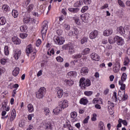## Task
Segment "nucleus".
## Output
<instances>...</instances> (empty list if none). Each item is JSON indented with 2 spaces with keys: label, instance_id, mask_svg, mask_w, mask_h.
<instances>
[{
  "label": "nucleus",
  "instance_id": "obj_29",
  "mask_svg": "<svg viewBox=\"0 0 130 130\" xmlns=\"http://www.w3.org/2000/svg\"><path fill=\"white\" fill-rule=\"evenodd\" d=\"M27 108L29 112H33L34 111V108L32 104H29L27 105Z\"/></svg>",
  "mask_w": 130,
  "mask_h": 130
},
{
  "label": "nucleus",
  "instance_id": "obj_24",
  "mask_svg": "<svg viewBox=\"0 0 130 130\" xmlns=\"http://www.w3.org/2000/svg\"><path fill=\"white\" fill-rule=\"evenodd\" d=\"M7 23V20L5 17H1L0 18V25H5Z\"/></svg>",
  "mask_w": 130,
  "mask_h": 130
},
{
  "label": "nucleus",
  "instance_id": "obj_42",
  "mask_svg": "<svg viewBox=\"0 0 130 130\" xmlns=\"http://www.w3.org/2000/svg\"><path fill=\"white\" fill-rule=\"evenodd\" d=\"M88 41V39L86 37L83 38L81 40V44H84V43H85V42H87Z\"/></svg>",
  "mask_w": 130,
  "mask_h": 130
},
{
  "label": "nucleus",
  "instance_id": "obj_50",
  "mask_svg": "<svg viewBox=\"0 0 130 130\" xmlns=\"http://www.w3.org/2000/svg\"><path fill=\"white\" fill-rule=\"evenodd\" d=\"M118 3L119 6H120V7H122V8H124V3H123V2L121 1V0H118Z\"/></svg>",
  "mask_w": 130,
  "mask_h": 130
},
{
  "label": "nucleus",
  "instance_id": "obj_28",
  "mask_svg": "<svg viewBox=\"0 0 130 130\" xmlns=\"http://www.w3.org/2000/svg\"><path fill=\"white\" fill-rule=\"evenodd\" d=\"M119 85H120V89L122 91H124L125 90V84H123V82L119 81Z\"/></svg>",
  "mask_w": 130,
  "mask_h": 130
},
{
  "label": "nucleus",
  "instance_id": "obj_17",
  "mask_svg": "<svg viewBox=\"0 0 130 130\" xmlns=\"http://www.w3.org/2000/svg\"><path fill=\"white\" fill-rule=\"evenodd\" d=\"M20 72V68L16 67L14 69L12 72V74L14 77H17L19 75V72Z\"/></svg>",
  "mask_w": 130,
  "mask_h": 130
},
{
  "label": "nucleus",
  "instance_id": "obj_63",
  "mask_svg": "<svg viewBox=\"0 0 130 130\" xmlns=\"http://www.w3.org/2000/svg\"><path fill=\"white\" fill-rule=\"evenodd\" d=\"M75 58H81V57H82V54H78L75 55Z\"/></svg>",
  "mask_w": 130,
  "mask_h": 130
},
{
  "label": "nucleus",
  "instance_id": "obj_37",
  "mask_svg": "<svg viewBox=\"0 0 130 130\" xmlns=\"http://www.w3.org/2000/svg\"><path fill=\"white\" fill-rule=\"evenodd\" d=\"M126 80V74L123 73L121 76V80L120 82H124Z\"/></svg>",
  "mask_w": 130,
  "mask_h": 130
},
{
  "label": "nucleus",
  "instance_id": "obj_53",
  "mask_svg": "<svg viewBox=\"0 0 130 130\" xmlns=\"http://www.w3.org/2000/svg\"><path fill=\"white\" fill-rule=\"evenodd\" d=\"M56 60L57 61H59L60 62H62L63 61V58H62L60 56H58L56 57Z\"/></svg>",
  "mask_w": 130,
  "mask_h": 130
},
{
  "label": "nucleus",
  "instance_id": "obj_23",
  "mask_svg": "<svg viewBox=\"0 0 130 130\" xmlns=\"http://www.w3.org/2000/svg\"><path fill=\"white\" fill-rule=\"evenodd\" d=\"M83 5V1L82 0L76 2L74 4V7L75 8H78L79 7H81Z\"/></svg>",
  "mask_w": 130,
  "mask_h": 130
},
{
  "label": "nucleus",
  "instance_id": "obj_6",
  "mask_svg": "<svg viewBox=\"0 0 130 130\" xmlns=\"http://www.w3.org/2000/svg\"><path fill=\"white\" fill-rule=\"evenodd\" d=\"M54 41L56 44H58V45H61L64 43V40L61 37H54Z\"/></svg>",
  "mask_w": 130,
  "mask_h": 130
},
{
  "label": "nucleus",
  "instance_id": "obj_57",
  "mask_svg": "<svg viewBox=\"0 0 130 130\" xmlns=\"http://www.w3.org/2000/svg\"><path fill=\"white\" fill-rule=\"evenodd\" d=\"M120 120L121 121V123L124 124V125H127V122H126V120H122L121 119H120Z\"/></svg>",
  "mask_w": 130,
  "mask_h": 130
},
{
  "label": "nucleus",
  "instance_id": "obj_39",
  "mask_svg": "<svg viewBox=\"0 0 130 130\" xmlns=\"http://www.w3.org/2000/svg\"><path fill=\"white\" fill-rule=\"evenodd\" d=\"M77 112H73L71 113V118H73L74 119H75V118H76V117H77Z\"/></svg>",
  "mask_w": 130,
  "mask_h": 130
},
{
  "label": "nucleus",
  "instance_id": "obj_18",
  "mask_svg": "<svg viewBox=\"0 0 130 130\" xmlns=\"http://www.w3.org/2000/svg\"><path fill=\"white\" fill-rule=\"evenodd\" d=\"M91 51V49L89 48H86L84 49L82 52L83 55H86V54H89Z\"/></svg>",
  "mask_w": 130,
  "mask_h": 130
},
{
  "label": "nucleus",
  "instance_id": "obj_64",
  "mask_svg": "<svg viewBox=\"0 0 130 130\" xmlns=\"http://www.w3.org/2000/svg\"><path fill=\"white\" fill-rule=\"evenodd\" d=\"M78 11H80V9L78 8H73V13H78Z\"/></svg>",
  "mask_w": 130,
  "mask_h": 130
},
{
  "label": "nucleus",
  "instance_id": "obj_59",
  "mask_svg": "<svg viewBox=\"0 0 130 130\" xmlns=\"http://www.w3.org/2000/svg\"><path fill=\"white\" fill-rule=\"evenodd\" d=\"M108 8V4H106L103 6L101 7V10H104V9H107Z\"/></svg>",
  "mask_w": 130,
  "mask_h": 130
},
{
  "label": "nucleus",
  "instance_id": "obj_26",
  "mask_svg": "<svg viewBox=\"0 0 130 130\" xmlns=\"http://www.w3.org/2000/svg\"><path fill=\"white\" fill-rule=\"evenodd\" d=\"M78 29L77 28H74L73 29V31H71L69 34V35H70L71 36H72V35L74 36H76V35H78Z\"/></svg>",
  "mask_w": 130,
  "mask_h": 130
},
{
  "label": "nucleus",
  "instance_id": "obj_16",
  "mask_svg": "<svg viewBox=\"0 0 130 130\" xmlns=\"http://www.w3.org/2000/svg\"><path fill=\"white\" fill-rule=\"evenodd\" d=\"M26 51L27 53V55L29 56V53L33 52V50L32 48V46L31 45H29L26 49Z\"/></svg>",
  "mask_w": 130,
  "mask_h": 130
},
{
  "label": "nucleus",
  "instance_id": "obj_43",
  "mask_svg": "<svg viewBox=\"0 0 130 130\" xmlns=\"http://www.w3.org/2000/svg\"><path fill=\"white\" fill-rule=\"evenodd\" d=\"M128 97V96H127V94H125V93H124L120 100H123V101H125V100L127 99Z\"/></svg>",
  "mask_w": 130,
  "mask_h": 130
},
{
  "label": "nucleus",
  "instance_id": "obj_36",
  "mask_svg": "<svg viewBox=\"0 0 130 130\" xmlns=\"http://www.w3.org/2000/svg\"><path fill=\"white\" fill-rule=\"evenodd\" d=\"M70 47H71V45L68 44H66V45H63L62 46V48L63 50H67V49H69L70 48Z\"/></svg>",
  "mask_w": 130,
  "mask_h": 130
},
{
  "label": "nucleus",
  "instance_id": "obj_55",
  "mask_svg": "<svg viewBox=\"0 0 130 130\" xmlns=\"http://www.w3.org/2000/svg\"><path fill=\"white\" fill-rule=\"evenodd\" d=\"M85 5H90L91 4V0H83Z\"/></svg>",
  "mask_w": 130,
  "mask_h": 130
},
{
  "label": "nucleus",
  "instance_id": "obj_25",
  "mask_svg": "<svg viewBox=\"0 0 130 130\" xmlns=\"http://www.w3.org/2000/svg\"><path fill=\"white\" fill-rule=\"evenodd\" d=\"M12 14L14 18H18L19 12H18V10L14 9L12 11Z\"/></svg>",
  "mask_w": 130,
  "mask_h": 130
},
{
  "label": "nucleus",
  "instance_id": "obj_40",
  "mask_svg": "<svg viewBox=\"0 0 130 130\" xmlns=\"http://www.w3.org/2000/svg\"><path fill=\"white\" fill-rule=\"evenodd\" d=\"M69 52L70 53V54H73V53H74L75 52V50L74 49V47H70L69 48Z\"/></svg>",
  "mask_w": 130,
  "mask_h": 130
},
{
  "label": "nucleus",
  "instance_id": "obj_5",
  "mask_svg": "<svg viewBox=\"0 0 130 130\" xmlns=\"http://www.w3.org/2000/svg\"><path fill=\"white\" fill-rule=\"evenodd\" d=\"M48 28V26L47 25V23H44L43 25L41 33H42V36L43 40H44V37H45L46 35V32H47Z\"/></svg>",
  "mask_w": 130,
  "mask_h": 130
},
{
  "label": "nucleus",
  "instance_id": "obj_58",
  "mask_svg": "<svg viewBox=\"0 0 130 130\" xmlns=\"http://www.w3.org/2000/svg\"><path fill=\"white\" fill-rule=\"evenodd\" d=\"M41 44V40L38 39L36 42V46L38 47Z\"/></svg>",
  "mask_w": 130,
  "mask_h": 130
},
{
  "label": "nucleus",
  "instance_id": "obj_51",
  "mask_svg": "<svg viewBox=\"0 0 130 130\" xmlns=\"http://www.w3.org/2000/svg\"><path fill=\"white\" fill-rule=\"evenodd\" d=\"M88 10V6H84L81 9V12L85 13Z\"/></svg>",
  "mask_w": 130,
  "mask_h": 130
},
{
  "label": "nucleus",
  "instance_id": "obj_20",
  "mask_svg": "<svg viewBox=\"0 0 130 130\" xmlns=\"http://www.w3.org/2000/svg\"><path fill=\"white\" fill-rule=\"evenodd\" d=\"M63 95V90L61 89H59L57 92V96L58 98H61Z\"/></svg>",
  "mask_w": 130,
  "mask_h": 130
},
{
  "label": "nucleus",
  "instance_id": "obj_34",
  "mask_svg": "<svg viewBox=\"0 0 130 130\" xmlns=\"http://www.w3.org/2000/svg\"><path fill=\"white\" fill-rule=\"evenodd\" d=\"M65 82L67 85H69V86H72V85H74V81L73 80H69L67 79L65 80Z\"/></svg>",
  "mask_w": 130,
  "mask_h": 130
},
{
  "label": "nucleus",
  "instance_id": "obj_31",
  "mask_svg": "<svg viewBox=\"0 0 130 130\" xmlns=\"http://www.w3.org/2000/svg\"><path fill=\"white\" fill-rule=\"evenodd\" d=\"M5 54L6 55H9L10 54V51H9V47L8 46H5L4 48Z\"/></svg>",
  "mask_w": 130,
  "mask_h": 130
},
{
  "label": "nucleus",
  "instance_id": "obj_61",
  "mask_svg": "<svg viewBox=\"0 0 130 130\" xmlns=\"http://www.w3.org/2000/svg\"><path fill=\"white\" fill-rule=\"evenodd\" d=\"M32 117H33V114H29L27 116L28 120H32Z\"/></svg>",
  "mask_w": 130,
  "mask_h": 130
},
{
  "label": "nucleus",
  "instance_id": "obj_22",
  "mask_svg": "<svg viewBox=\"0 0 130 130\" xmlns=\"http://www.w3.org/2000/svg\"><path fill=\"white\" fill-rule=\"evenodd\" d=\"M64 127H67L69 130H73V127L70 124V122H66L65 124H63Z\"/></svg>",
  "mask_w": 130,
  "mask_h": 130
},
{
  "label": "nucleus",
  "instance_id": "obj_62",
  "mask_svg": "<svg viewBox=\"0 0 130 130\" xmlns=\"http://www.w3.org/2000/svg\"><path fill=\"white\" fill-rule=\"evenodd\" d=\"M2 108L3 109L6 108H7V103H6L5 102L4 103H3Z\"/></svg>",
  "mask_w": 130,
  "mask_h": 130
},
{
  "label": "nucleus",
  "instance_id": "obj_1",
  "mask_svg": "<svg viewBox=\"0 0 130 130\" xmlns=\"http://www.w3.org/2000/svg\"><path fill=\"white\" fill-rule=\"evenodd\" d=\"M68 106H69V105H68V103L66 101H61L59 102L58 107L53 110V113H54L55 115H57L62 109L67 108Z\"/></svg>",
  "mask_w": 130,
  "mask_h": 130
},
{
  "label": "nucleus",
  "instance_id": "obj_47",
  "mask_svg": "<svg viewBox=\"0 0 130 130\" xmlns=\"http://www.w3.org/2000/svg\"><path fill=\"white\" fill-rule=\"evenodd\" d=\"M81 19L83 22H86V15L85 14H82L80 16Z\"/></svg>",
  "mask_w": 130,
  "mask_h": 130
},
{
  "label": "nucleus",
  "instance_id": "obj_8",
  "mask_svg": "<svg viewBox=\"0 0 130 130\" xmlns=\"http://www.w3.org/2000/svg\"><path fill=\"white\" fill-rule=\"evenodd\" d=\"M98 30H93L89 34V38L90 39H95L98 36Z\"/></svg>",
  "mask_w": 130,
  "mask_h": 130
},
{
  "label": "nucleus",
  "instance_id": "obj_27",
  "mask_svg": "<svg viewBox=\"0 0 130 130\" xmlns=\"http://www.w3.org/2000/svg\"><path fill=\"white\" fill-rule=\"evenodd\" d=\"M124 94H125V91L121 92V91L119 90L118 92V98L119 100H120L121 98H122V97L123 96V95H124Z\"/></svg>",
  "mask_w": 130,
  "mask_h": 130
},
{
  "label": "nucleus",
  "instance_id": "obj_10",
  "mask_svg": "<svg viewBox=\"0 0 130 130\" xmlns=\"http://www.w3.org/2000/svg\"><path fill=\"white\" fill-rule=\"evenodd\" d=\"M80 73L82 76H86L89 73V69L87 67H83L81 69Z\"/></svg>",
  "mask_w": 130,
  "mask_h": 130
},
{
  "label": "nucleus",
  "instance_id": "obj_52",
  "mask_svg": "<svg viewBox=\"0 0 130 130\" xmlns=\"http://www.w3.org/2000/svg\"><path fill=\"white\" fill-rule=\"evenodd\" d=\"M27 35L26 34H23L21 33L20 34V38H22V39H24V38H26L27 37Z\"/></svg>",
  "mask_w": 130,
  "mask_h": 130
},
{
  "label": "nucleus",
  "instance_id": "obj_15",
  "mask_svg": "<svg viewBox=\"0 0 130 130\" xmlns=\"http://www.w3.org/2000/svg\"><path fill=\"white\" fill-rule=\"evenodd\" d=\"M16 111L15 109H13L12 110V113H11V116L10 117V120L11 122L13 121L14 119L16 118Z\"/></svg>",
  "mask_w": 130,
  "mask_h": 130
},
{
  "label": "nucleus",
  "instance_id": "obj_32",
  "mask_svg": "<svg viewBox=\"0 0 130 130\" xmlns=\"http://www.w3.org/2000/svg\"><path fill=\"white\" fill-rule=\"evenodd\" d=\"M80 104H83V105H86L88 103V101L87 99H81L80 101Z\"/></svg>",
  "mask_w": 130,
  "mask_h": 130
},
{
  "label": "nucleus",
  "instance_id": "obj_45",
  "mask_svg": "<svg viewBox=\"0 0 130 130\" xmlns=\"http://www.w3.org/2000/svg\"><path fill=\"white\" fill-rule=\"evenodd\" d=\"M44 112H45V115H49V113H50V111L49 110V109H48V108L44 109Z\"/></svg>",
  "mask_w": 130,
  "mask_h": 130
},
{
  "label": "nucleus",
  "instance_id": "obj_3",
  "mask_svg": "<svg viewBox=\"0 0 130 130\" xmlns=\"http://www.w3.org/2000/svg\"><path fill=\"white\" fill-rule=\"evenodd\" d=\"M45 93H46V89L45 87H41L36 93L37 98L38 99H41L42 98H43Z\"/></svg>",
  "mask_w": 130,
  "mask_h": 130
},
{
  "label": "nucleus",
  "instance_id": "obj_38",
  "mask_svg": "<svg viewBox=\"0 0 130 130\" xmlns=\"http://www.w3.org/2000/svg\"><path fill=\"white\" fill-rule=\"evenodd\" d=\"M33 7H34L33 4H30L28 6V7L27 8V10L28 13H29V12H31V11L33 10Z\"/></svg>",
  "mask_w": 130,
  "mask_h": 130
},
{
  "label": "nucleus",
  "instance_id": "obj_49",
  "mask_svg": "<svg viewBox=\"0 0 130 130\" xmlns=\"http://www.w3.org/2000/svg\"><path fill=\"white\" fill-rule=\"evenodd\" d=\"M113 71L115 73H118L119 71V66H115L113 68Z\"/></svg>",
  "mask_w": 130,
  "mask_h": 130
},
{
  "label": "nucleus",
  "instance_id": "obj_35",
  "mask_svg": "<svg viewBox=\"0 0 130 130\" xmlns=\"http://www.w3.org/2000/svg\"><path fill=\"white\" fill-rule=\"evenodd\" d=\"M100 130H105L104 128V123L102 121H100L99 123Z\"/></svg>",
  "mask_w": 130,
  "mask_h": 130
},
{
  "label": "nucleus",
  "instance_id": "obj_21",
  "mask_svg": "<svg viewBox=\"0 0 130 130\" xmlns=\"http://www.w3.org/2000/svg\"><path fill=\"white\" fill-rule=\"evenodd\" d=\"M115 39H116V38H115V37H110L108 40L109 43H110V44H113L115 43Z\"/></svg>",
  "mask_w": 130,
  "mask_h": 130
},
{
  "label": "nucleus",
  "instance_id": "obj_41",
  "mask_svg": "<svg viewBox=\"0 0 130 130\" xmlns=\"http://www.w3.org/2000/svg\"><path fill=\"white\" fill-rule=\"evenodd\" d=\"M113 98L115 99V102H116L117 101V95L116 92L114 91L113 93V96L112 97V99H113Z\"/></svg>",
  "mask_w": 130,
  "mask_h": 130
},
{
  "label": "nucleus",
  "instance_id": "obj_60",
  "mask_svg": "<svg viewBox=\"0 0 130 130\" xmlns=\"http://www.w3.org/2000/svg\"><path fill=\"white\" fill-rule=\"evenodd\" d=\"M96 116H97V115L96 114H93V117L91 118V120L92 121H95L96 120Z\"/></svg>",
  "mask_w": 130,
  "mask_h": 130
},
{
  "label": "nucleus",
  "instance_id": "obj_14",
  "mask_svg": "<svg viewBox=\"0 0 130 130\" xmlns=\"http://www.w3.org/2000/svg\"><path fill=\"white\" fill-rule=\"evenodd\" d=\"M77 76V72L76 71H71L67 74V77L69 78H73V77Z\"/></svg>",
  "mask_w": 130,
  "mask_h": 130
},
{
  "label": "nucleus",
  "instance_id": "obj_2",
  "mask_svg": "<svg viewBox=\"0 0 130 130\" xmlns=\"http://www.w3.org/2000/svg\"><path fill=\"white\" fill-rule=\"evenodd\" d=\"M85 80H86L85 78H81L79 81V85L83 90H85L87 87L91 86V81L89 79Z\"/></svg>",
  "mask_w": 130,
  "mask_h": 130
},
{
  "label": "nucleus",
  "instance_id": "obj_9",
  "mask_svg": "<svg viewBox=\"0 0 130 130\" xmlns=\"http://www.w3.org/2000/svg\"><path fill=\"white\" fill-rule=\"evenodd\" d=\"M21 54H22V52L21 51V50H17L15 51L14 54V57L15 59L18 60V59H19V57L21 56Z\"/></svg>",
  "mask_w": 130,
  "mask_h": 130
},
{
  "label": "nucleus",
  "instance_id": "obj_12",
  "mask_svg": "<svg viewBox=\"0 0 130 130\" xmlns=\"http://www.w3.org/2000/svg\"><path fill=\"white\" fill-rule=\"evenodd\" d=\"M113 33L112 29H109L108 30H105L104 31V36H109L111 35Z\"/></svg>",
  "mask_w": 130,
  "mask_h": 130
},
{
  "label": "nucleus",
  "instance_id": "obj_33",
  "mask_svg": "<svg viewBox=\"0 0 130 130\" xmlns=\"http://www.w3.org/2000/svg\"><path fill=\"white\" fill-rule=\"evenodd\" d=\"M2 9L4 11H5V12L10 11V7L7 5H4L2 7Z\"/></svg>",
  "mask_w": 130,
  "mask_h": 130
},
{
  "label": "nucleus",
  "instance_id": "obj_46",
  "mask_svg": "<svg viewBox=\"0 0 130 130\" xmlns=\"http://www.w3.org/2000/svg\"><path fill=\"white\" fill-rule=\"evenodd\" d=\"M20 29L21 32H26V29H27V27H26V26H20Z\"/></svg>",
  "mask_w": 130,
  "mask_h": 130
},
{
  "label": "nucleus",
  "instance_id": "obj_11",
  "mask_svg": "<svg viewBox=\"0 0 130 130\" xmlns=\"http://www.w3.org/2000/svg\"><path fill=\"white\" fill-rule=\"evenodd\" d=\"M90 56L93 60H95L97 61H98V60H99V58H100V57H99V56L95 53H92L90 55Z\"/></svg>",
  "mask_w": 130,
  "mask_h": 130
},
{
  "label": "nucleus",
  "instance_id": "obj_19",
  "mask_svg": "<svg viewBox=\"0 0 130 130\" xmlns=\"http://www.w3.org/2000/svg\"><path fill=\"white\" fill-rule=\"evenodd\" d=\"M118 31L119 33H120L121 35H123V36L124 35V34H125V30H124V28H123L122 26H120L118 28Z\"/></svg>",
  "mask_w": 130,
  "mask_h": 130
},
{
  "label": "nucleus",
  "instance_id": "obj_56",
  "mask_svg": "<svg viewBox=\"0 0 130 130\" xmlns=\"http://www.w3.org/2000/svg\"><path fill=\"white\" fill-rule=\"evenodd\" d=\"M73 20L75 21V22L77 25H80V21H79V19L74 17Z\"/></svg>",
  "mask_w": 130,
  "mask_h": 130
},
{
  "label": "nucleus",
  "instance_id": "obj_13",
  "mask_svg": "<svg viewBox=\"0 0 130 130\" xmlns=\"http://www.w3.org/2000/svg\"><path fill=\"white\" fill-rule=\"evenodd\" d=\"M12 41L14 43V44H21V40L19 39V38H17V37H13L12 38Z\"/></svg>",
  "mask_w": 130,
  "mask_h": 130
},
{
  "label": "nucleus",
  "instance_id": "obj_30",
  "mask_svg": "<svg viewBox=\"0 0 130 130\" xmlns=\"http://www.w3.org/2000/svg\"><path fill=\"white\" fill-rule=\"evenodd\" d=\"M45 125H46V129H50V130H52V125L51 124V123H45Z\"/></svg>",
  "mask_w": 130,
  "mask_h": 130
},
{
  "label": "nucleus",
  "instance_id": "obj_54",
  "mask_svg": "<svg viewBox=\"0 0 130 130\" xmlns=\"http://www.w3.org/2000/svg\"><path fill=\"white\" fill-rule=\"evenodd\" d=\"M89 118L90 116H87V117L86 118H85L84 120H83V123H88Z\"/></svg>",
  "mask_w": 130,
  "mask_h": 130
},
{
  "label": "nucleus",
  "instance_id": "obj_48",
  "mask_svg": "<svg viewBox=\"0 0 130 130\" xmlns=\"http://www.w3.org/2000/svg\"><path fill=\"white\" fill-rule=\"evenodd\" d=\"M93 94V91H85L84 92V95H86V96H91Z\"/></svg>",
  "mask_w": 130,
  "mask_h": 130
},
{
  "label": "nucleus",
  "instance_id": "obj_4",
  "mask_svg": "<svg viewBox=\"0 0 130 130\" xmlns=\"http://www.w3.org/2000/svg\"><path fill=\"white\" fill-rule=\"evenodd\" d=\"M22 16L23 17V24H28L30 22L31 17L30 15L28 14V12H22L21 14Z\"/></svg>",
  "mask_w": 130,
  "mask_h": 130
},
{
  "label": "nucleus",
  "instance_id": "obj_7",
  "mask_svg": "<svg viewBox=\"0 0 130 130\" xmlns=\"http://www.w3.org/2000/svg\"><path fill=\"white\" fill-rule=\"evenodd\" d=\"M115 38L117 41V44L118 45H123L124 44V40H123V38L119 36H115Z\"/></svg>",
  "mask_w": 130,
  "mask_h": 130
},
{
  "label": "nucleus",
  "instance_id": "obj_44",
  "mask_svg": "<svg viewBox=\"0 0 130 130\" xmlns=\"http://www.w3.org/2000/svg\"><path fill=\"white\" fill-rule=\"evenodd\" d=\"M124 66H127L129 63V59L128 57H126L124 61Z\"/></svg>",
  "mask_w": 130,
  "mask_h": 130
}]
</instances>
